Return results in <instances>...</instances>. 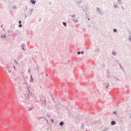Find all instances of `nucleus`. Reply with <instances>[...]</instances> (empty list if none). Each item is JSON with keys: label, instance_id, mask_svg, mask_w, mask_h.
<instances>
[{"label": "nucleus", "instance_id": "obj_22", "mask_svg": "<svg viewBox=\"0 0 131 131\" xmlns=\"http://www.w3.org/2000/svg\"><path fill=\"white\" fill-rule=\"evenodd\" d=\"M116 113H117L116 111H114V112H113V114H116V115L117 116Z\"/></svg>", "mask_w": 131, "mask_h": 131}, {"label": "nucleus", "instance_id": "obj_10", "mask_svg": "<svg viewBox=\"0 0 131 131\" xmlns=\"http://www.w3.org/2000/svg\"><path fill=\"white\" fill-rule=\"evenodd\" d=\"M33 81V79L32 77L31 74H30V82H32Z\"/></svg>", "mask_w": 131, "mask_h": 131}, {"label": "nucleus", "instance_id": "obj_39", "mask_svg": "<svg viewBox=\"0 0 131 131\" xmlns=\"http://www.w3.org/2000/svg\"><path fill=\"white\" fill-rule=\"evenodd\" d=\"M3 29V31H4V29Z\"/></svg>", "mask_w": 131, "mask_h": 131}, {"label": "nucleus", "instance_id": "obj_34", "mask_svg": "<svg viewBox=\"0 0 131 131\" xmlns=\"http://www.w3.org/2000/svg\"><path fill=\"white\" fill-rule=\"evenodd\" d=\"M84 52H83V51H81V54H83V53Z\"/></svg>", "mask_w": 131, "mask_h": 131}, {"label": "nucleus", "instance_id": "obj_17", "mask_svg": "<svg viewBox=\"0 0 131 131\" xmlns=\"http://www.w3.org/2000/svg\"><path fill=\"white\" fill-rule=\"evenodd\" d=\"M47 116L49 118V119H51L52 117L49 114H47Z\"/></svg>", "mask_w": 131, "mask_h": 131}, {"label": "nucleus", "instance_id": "obj_26", "mask_svg": "<svg viewBox=\"0 0 131 131\" xmlns=\"http://www.w3.org/2000/svg\"><path fill=\"white\" fill-rule=\"evenodd\" d=\"M80 53H81V52L80 51H78L77 53V54H80Z\"/></svg>", "mask_w": 131, "mask_h": 131}, {"label": "nucleus", "instance_id": "obj_27", "mask_svg": "<svg viewBox=\"0 0 131 131\" xmlns=\"http://www.w3.org/2000/svg\"><path fill=\"white\" fill-rule=\"evenodd\" d=\"M22 25H21V24H20L19 25V27H22Z\"/></svg>", "mask_w": 131, "mask_h": 131}, {"label": "nucleus", "instance_id": "obj_29", "mask_svg": "<svg viewBox=\"0 0 131 131\" xmlns=\"http://www.w3.org/2000/svg\"><path fill=\"white\" fill-rule=\"evenodd\" d=\"M30 11L31 12H32L33 11V9H30Z\"/></svg>", "mask_w": 131, "mask_h": 131}, {"label": "nucleus", "instance_id": "obj_41", "mask_svg": "<svg viewBox=\"0 0 131 131\" xmlns=\"http://www.w3.org/2000/svg\"><path fill=\"white\" fill-rule=\"evenodd\" d=\"M29 72H30V70H29V71H28V72L29 73Z\"/></svg>", "mask_w": 131, "mask_h": 131}, {"label": "nucleus", "instance_id": "obj_32", "mask_svg": "<svg viewBox=\"0 0 131 131\" xmlns=\"http://www.w3.org/2000/svg\"><path fill=\"white\" fill-rule=\"evenodd\" d=\"M12 66L14 67V70H15V66H14V65H13V66Z\"/></svg>", "mask_w": 131, "mask_h": 131}, {"label": "nucleus", "instance_id": "obj_44", "mask_svg": "<svg viewBox=\"0 0 131 131\" xmlns=\"http://www.w3.org/2000/svg\"><path fill=\"white\" fill-rule=\"evenodd\" d=\"M14 60V61H15V62H16V61H15V60Z\"/></svg>", "mask_w": 131, "mask_h": 131}, {"label": "nucleus", "instance_id": "obj_23", "mask_svg": "<svg viewBox=\"0 0 131 131\" xmlns=\"http://www.w3.org/2000/svg\"><path fill=\"white\" fill-rule=\"evenodd\" d=\"M119 66L120 67V68L121 69H123V68H122V66H121V64L119 63Z\"/></svg>", "mask_w": 131, "mask_h": 131}, {"label": "nucleus", "instance_id": "obj_8", "mask_svg": "<svg viewBox=\"0 0 131 131\" xmlns=\"http://www.w3.org/2000/svg\"><path fill=\"white\" fill-rule=\"evenodd\" d=\"M45 98L44 97H42L40 99L41 101H42L43 102L42 103H43L45 102Z\"/></svg>", "mask_w": 131, "mask_h": 131}, {"label": "nucleus", "instance_id": "obj_21", "mask_svg": "<svg viewBox=\"0 0 131 131\" xmlns=\"http://www.w3.org/2000/svg\"><path fill=\"white\" fill-rule=\"evenodd\" d=\"M100 50V49L99 48H97V49H96L95 50V51H98Z\"/></svg>", "mask_w": 131, "mask_h": 131}, {"label": "nucleus", "instance_id": "obj_6", "mask_svg": "<svg viewBox=\"0 0 131 131\" xmlns=\"http://www.w3.org/2000/svg\"><path fill=\"white\" fill-rule=\"evenodd\" d=\"M113 6L114 8H118V5L117 4L115 3L113 5Z\"/></svg>", "mask_w": 131, "mask_h": 131}, {"label": "nucleus", "instance_id": "obj_47", "mask_svg": "<svg viewBox=\"0 0 131 131\" xmlns=\"http://www.w3.org/2000/svg\"><path fill=\"white\" fill-rule=\"evenodd\" d=\"M85 131H88V130H86Z\"/></svg>", "mask_w": 131, "mask_h": 131}, {"label": "nucleus", "instance_id": "obj_25", "mask_svg": "<svg viewBox=\"0 0 131 131\" xmlns=\"http://www.w3.org/2000/svg\"><path fill=\"white\" fill-rule=\"evenodd\" d=\"M32 107H30L29 109V111H31V110H32Z\"/></svg>", "mask_w": 131, "mask_h": 131}, {"label": "nucleus", "instance_id": "obj_2", "mask_svg": "<svg viewBox=\"0 0 131 131\" xmlns=\"http://www.w3.org/2000/svg\"><path fill=\"white\" fill-rule=\"evenodd\" d=\"M96 12L97 14H100L101 15H103V14L102 13L101 11L98 7L96 8Z\"/></svg>", "mask_w": 131, "mask_h": 131}, {"label": "nucleus", "instance_id": "obj_42", "mask_svg": "<svg viewBox=\"0 0 131 131\" xmlns=\"http://www.w3.org/2000/svg\"><path fill=\"white\" fill-rule=\"evenodd\" d=\"M46 76H47L48 75V74H46Z\"/></svg>", "mask_w": 131, "mask_h": 131}, {"label": "nucleus", "instance_id": "obj_4", "mask_svg": "<svg viewBox=\"0 0 131 131\" xmlns=\"http://www.w3.org/2000/svg\"><path fill=\"white\" fill-rule=\"evenodd\" d=\"M59 103H56L55 104V107L56 109H58L59 107Z\"/></svg>", "mask_w": 131, "mask_h": 131}, {"label": "nucleus", "instance_id": "obj_36", "mask_svg": "<svg viewBox=\"0 0 131 131\" xmlns=\"http://www.w3.org/2000/svg\"><path fill=\"white\" fill-rule=\"evenodd\" d=\"M19 23L20 24L21 23V21H19Z\"/></svg>", "mask_w": 131, "mask_h": 131}, {"label": "nucleus", "instance_id": "obj_28", "mask_svg": "<svg viewBox=\"0 0 131 131\" xmlns=\"http://www.w3.org/2000/svg\"><path fill=\"white\" fill-rule=\"evenodd\" d=\"M75 21L76 22H78V20L75 19Z\"/></svg>", "mask_w": 131, "mask_h": 131}, {"label": "nucleus", "instance_id": "obj_30", "mask_svg": "<svg viewBox=\"0 0 131 131\" xmlns=\"http://www.w3.org/2000/svg\"><path fill=\"white\" fill-rule=\"evenodd\" d=\"M37 70H38L39 69V68L38 66L37 67Z\"/></svg>", "mask_w": 131, "mask_h": 131}, {"label": "nucleus", "instance_id": "obj_45", "mask_svg": "<svg viewBox=\"0 0 131 131\" xmlns=\"http://www.w3.org/2000/svg\"><path fill=\"white\" fill-rule=\"evenodd\" d=\"M68 62H69L70 61L69 60L68 61Z\"/></svg>", "mask_w": 131, "mask_h": 131}, {"label": "nucleus", "instance_id": "obj_38", "mask_svg": "<svg viewBox=\"0 0 131 131\" xmlns=\"http://www.w3.org/2000/svg\"><path fill=\"white\" fill-rule=\"evenodd\" d=\"M121 7H122V9H124V8L123 7V6H122Z\"/></svg>", "mask_w": 131, "mask_h": 131}, {"label": "nucleus", "instance_id": "obj_33", "mask_svg": "<svg viewBox=\"0 0 131 131\" xmlns=\"http://www.w3.org/2000/svg\"><path fill=\"white\" fill-rule=\"evenodd\" d=\"M113 77H114V78L116 79H117V78L116 77H115L114 76H113Z\"/></svg>", "mask_w": 131, "mask_h": 131}, {"label": "nucleus", "instance_id": "obj_11", "mask_svg": "<svg viewBox=\"0 0 131 131\" xmlns=\"http://www.w3.org/2000/svg\"><path fill=\"white\" fill-rule=\"evenodd\" d=\"M74 2L76 3L77 4H79L81 3L80 1H78L77 0H74Z\"/></svg>", "mask_w": 131, "mask_h": 131}, {"label": "nucleus", "instance_id": "obj_37", "mask_svg": "<svg viewBox=\"0 0 131 131\" xmlns=\"http://www.w3.org/2000/svg\"><path fill=\"white\" fill-rule=\"evenodd\" d=\"M10 31H9V30H8V33H9L10 32Z\"/></svg>", "mask_w": 131, "mask_h": 131}, {"label": "nucleus", "instance_id": "obj_7", "mask_svg": "<svg viewBox=\"0 0 131 131\" xmlns=\"http://www.w3.org/2000/svg\"><path fill=\"white\" fill-rule=\"evenodd\" d=\"M71 17H72L73 18V21H75V18H76V15H72L71 16Z\"/></svg>", "mask_w": 131, "mask_h": 131}, {"label": "nucleus", "instance_id": "obj_24", "mask_svg": "<svg viewBox=\"0 0 131 131\" xmlns=\"http://www.w3.org/2000/svg\"><path fill=\"white\" fill-rule=\"evenodd\" d=\"M50 120L51 121V122H52V123H53V122H54V120L53 119H50Z\"/></svg>", "mask_w": 131, "mask_h": 131}, {"label": "nucleus", "instance_id": "obj_43", "mask_svg": "<svg viewBox=\"0 0 131 131\" xmlns=\"http://www.w3.org/2000/svg\"><path fill=\"white\" fill-rule=\"evenodd\" d=\"M90 18H89L88 19V20H90Z\"/></svg>", "mask_w": 131, "mask_h": 131}, {"label": "nucleus", "instance_id": "obj_31", "mask_svg": "<svg viewBox=\"0 0 131 131\" xmlns=\"http://www.w3.org/2000/svg\"><path fill=\"white\" fill-rule=\"evenodd\" d=\"M7 68H8V70H9L10 69V68L9 67H8Z\"/></svg>", "mask_w": 131, "mask_h": 131}, {"label": "nucleus", "instance_id": "obj_1", "mask_svg": "<svg viewBox=\"0 0 131 131\" xmlns=\"http://www.w3.org/2000/svg\"><path fill=\"white\" fill-rule=\"evenodd\" d=\"M28 89L26 91L25 94H24L21 95L22 97L24 99L29 100L36 99V97L35 96L34 94L32 93V92L34 91L31 85H29L28 86Z\"/></svg>", "mask_w": 131, "mask_h": 131}, {"label": "nucleus", "instance_id": "obj_20", "mask_svg": "<svg viewBox=\"0 0 131 131\" xmlns=\"http://www.w3.org/2000/svg\"><path fill=\"white\" fill-rule=\"evenodd\" d=\"M113 31L114 32H117V30L116 29H113Z\"/></svg>", "mask_w": 131, "mask_h": 131}, {"label": "nucleus", "instance_id": "obj_15", "mask_svg": "<svg viewBox=\"0 0 131 131\" xmlns=\"http://www.w3.org/2000/svg\"><path fill=\"white\" fill-rule=\"evenodd\" d=\"M109 86V84L108 83H107L105 86L106 88H108Z\"/></svg>", "mask_w": 131, "mask_h": 131}, {"label": "nucleus", "instance_id": "obj_16", "mask_svg": "<svg viewBox=\"0 0 131 131\" xmlns=\"http://www.w3.org/2000/svg\"><path fill=\"white\" fill-rule=\"evenodd\" d=\"M44 119L46 120L47 122H48L47 120L44 117H39V119Z\"/></svg>", "mask_w": 131, "mask_h": 131}, {"label": "nucleus", "instance_id": "obj_19", "mask_svg": "<svg viewBox=\"0 0 131 131\" xmlns=\"http://www.w3.org/2000/svg\"><path fill=\"white\" fill-rule=\"evenodd\" d=\"M63 122H61L60 123V126H62L63 125Z\"/></svg>", "mask_w": 131, "mask_h": 131}, {"label": "nucleus", "instance_id": "obj_35", "mask_svg": "<svg viewBox=\"0 0 131 131\" xmlns=\"http://www.w3.org/2000/svg\"><path fill=\"white\" fill-rule=\"evenodd\" d=\"M118 1V2L119 3V2L120 1H121V0H117Z\"/></svg>", "mask_w": 131, "mask_h": 131}, {"label": "nucleus", "instance_id": "obj_18", "mask_svg": "<svg viewBox=\"0 0 131 131\" xmlns=\"http://www.w3.org/2000/svg\"><path fill=\"white\" fill-rule=\"evenodd\" d=\"M63 25L65 27H66L67 26L66 23L65 22H63Z\"/></svg>", "mask_w": 131, "mask_h": 131}, {"label": "nucleus", "instance_id": "obj_46", "mask_svg": "<svg viewBox=\"0 0 131 131\" xmlns=\"http://www.w3.org/2000/svg\"><path fill=\"white\" fill-rule=\"evenodd\" d=\"M25 17H26V15H25Z\"/></svg>", "mask_w": 131, "mask_h": 131}, {"label": "nucleus", "instance_id": "obj_3", "mask_svg": "<svg viewBox=\"0 0 131 131\" xmlns=\"http://www.w3.org/2000/svg\"><path fill=\"white\" fill-rule=\"evenodd\" d=\"M6 37L7 36L6 35L5 32H3L1 36V38L4 39H5Z\"/></svg>", "mask_w": 131, "mask_h": 131}, {"label": "nucleus", "instance_id": "obj_13", "mask_svg": "<svg viewBox=\"0 0 131 131\" xmlns=\"http://www.w3.org/2000/svg\"><path fill=\"white\" fill-rule=\"evenodd\" d=\"M25 45L24 44H22L21 45V48L23 49L24 50H25V49H24V47H25Z\"/></svg>", "mask_w": 131, "mask_h": 131}, {"label": "nucleus", "instance_id": "obj_12", "mask_svg": "<svg viewBox=\"0 0 131 131\" xmlns=\"http://www.w3.org/2000/svg\"><path fill=\"white\" fill-rule=\"evenodd\" d=\"M31 3L32 4H35L36 2V1H34L33 0H31Z\"/></svg>", "mask_w": 131, "mask_h": 131}, {"label": "nucleus", "instance_id": "obj_5", "mask_svg": "<svg viewBox=\"0 0 131 131\" xmlns=\"http://www.w3.org/2000/svg\"><path fill=\"white\" fill-rule=\"evenodd\" d=\"M128 39L129 41L131 42V33L129 34Z\"/></svg>", "mask_w": 131, "mask_h": 131}, {"label": "nucleus", "instance_id": "obj_40", "mask_svg": "<svg viewBox=\"0 0 131 131\" xmlns=\"http://www.w3.org/2000/svg\"><path fill=\"white\" fill-rule=\"evenodd\" d=\"M3 26V25H2L1 26V27H2V26Z\"/></svg>", "mask_w": 131, "mask_h": 131}, {"label": "nucleus", "instance_id": "obj_14", "mask_svg": "<svg viewBox=\"0 0 131 131\" xmlns=\"http://www.w3.org/2000/svg\"><path fill=\"white\" fill-rule=\"evenodd\" d=\"M112 54L114 55H115L116 54V53L115 51H113L112 52Z\"/></svg>", "mask_w": 131, "mask_h": 131}, {"label": "nucleus", "instance_id": "obj_9", "mask_svg": "<svg viewBox=\"0 0 131 131\" xmlns=\"http://www.w3.org/2000/svg\"><path fill=\"white\" fill-rule=\"evenodd\" d=\"M111 125H115L116 124V123L114 121H112L111 122Z\"/></svg>", "mask_w": 131, "mask_h": 131}, {"label": "nucleus", "instance_id": "obj_48", "mask_svg": "<svg viewBox=\"0 0 131 131\" xmlns=\"http://www.w3.org/2000/svg\"><path fill=\"white\" fill-rule=\"evenodd\" d=\"M26 9H27V8H26Z\"/></svg>", "mask_w": 131, "mask_h": 131}]
</instances>
